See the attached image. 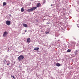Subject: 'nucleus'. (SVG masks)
<instances>
[{"instance_id": "obj_1", "label": "nucleus", "mask_w": 79, "mask_h": 79, "mask_svg": "<svg viewBox=\"0 0 79 79\" xmlns=\"http://www.w3.org/2000/svg\"><path fill=\"white\" fill-rule=\"evenodd\" d=\"M24 56L23 55H20L18 57V60L19 61H21V60H23L24 59Z\"/></svg>"}, {"instance_id": "obj_2", "label": "nucleus", "mask_w": 79, "mask_h": 79, "mask_svg": "<svg viewBox=\"0 0 79 79\" xmlns=\"http://www.w3.org/2000/svg\"><path fill=\"white\" fill-rule=\"evenodd\" d=\"M6 25H7L8 26H10V24H11V22H10V21H6Z\"/></svg>"}, {"instance_id": "obj_3", "label": "nucleus", "mask_w": 79, "mask_h": 79, "mask_svg": "<svg viewBox=\"0 0 79 79\" xmlns=\"http://www.w3.org/2000/svg\"><path fill=\"white\" fill-rule=\"evenodd\" d=\"M8 33L7 31H5L3 34V37H6V35H7Z\"/></svg>"}, {"instance_id": "obj_4", "label": "nucleus", "mask_w": 79, "mask_h": 79, "mask_svg": "<svg viewBox=\"0 0 79 79\" xmlns=\"http://www.w3.org/2000/svg\"><path fill=\"white\" fill-rule=\"evenodd\" d=\"M27 41L28 43H30V42H31V39H30L29 38H28Z\"/></svg>"}, {"instance_id": "obj_5", "label": "nucleus", "mask_w": 79, "mask_h": 79, "mask_svg": "<svg viewBox=\"0 0 79 79\" xmlns=\"http://www.w3.org/2000/svg\"><path fill=\"white\" fill-rule=\"evenodd\" d=\"M33 11L32 9V8H31V9H28L27 10V11H28V12H30L31 11Z\"/></svg>"}, {"instance_id": "obj_6", "label": "nucleus", "mask_w": 79, "mask_h": 79, "mask_svg": "<svg viewBox=\"0 0 79 79\" xmlns=\"http://www.w3.org/2000/svg\"><path fill=\"white\" fill-rule=\"evenodd\" d=\"M40 5H41V4L40 3H38L37 4V6H36V7L37 8H39V6H40Z\"/></svg>"}, {"instance_id": "obj_7", "label": "nucleus", "mask_w": 79, "mask_h": 79, "mask_svg": "<svg viewBox=\"0 0 79 79\" xmlns=\"http://www.w3.org/2000/svg\"><path fill=\"white\" fill-rule=\"evenodd\" d=\"M56 66H60V63H57L56 64Z\"/></svg>"}, {"instance_id": "obj_8", "label": "nucleus", "mask_w": 79, "mask_h": 79, "mask_svg": "<svg viewBox=\"0 0 79 79\" xmlns=\"http://www.w3.org/2000/svg\"><path fill=\"white\" fill-rule=\"evenodd\" d=\"M32 8V10L33 11L34 10H35V9H37V7H33Z\"/></svg>"}, {"instance_id": "obj_9", "label": "nucleus", "mask_w": 79, "mask_h": 79, "mask_svg": "<svg viewBox=\"0 0 79 79\" xmlns=\"http://www.w3.org/2000/svg\"><path fill=\"white\" fill-rule=\"evenodd\" d=\"M23 26H24L25 27H27V24H26L25 23H24L23 24Z\"/></svg>"}, {"instance_id": "obj_10", "label": "nucleus", "mask_w": 79, "mask_h": 79, "mask_svg": "<svg viewBox=\"0 0 79 79\" xmlns=\"http://www.w3.org/2000/svg\"><path fill=\"white\" fill-rule=\"evenodd\" d=\"M39 49V48H34V50H38Z\"/></svg>"}, {"instance_id": "obj_11", "label": "nucleus", "mask_w": 79, "mask_h": 79, "mask_svg": "<svg viewBox=\"0 0 79 79\" xmlns=\"http://www.w3.org/2000/svg\"><path fill=\"white\" fill-rule=\"evenodd\" d=\"M72 44L73 45H74L76 44V42H72Z\"/></svg>"}, {"instance_id": "obj_12", "label": "nucleus", "mask_w": 79, "mask_h": 79, "mask_svg": "<svg viewBox=\"0 0 79 79\" xmlns=\"http://www.w3.org/2000/svg\"><path fill=\"white\" fill-rule=\"evenodd\" d=\"M21 11V12H23V11H24V8L23 7L22 8Z\"/></svg>"}, {"instance_id": "obj_13", "label": "nucleus", "mask_w": 79, "mask_h": 79, "mask_svg": "<svg viewBox=\"0 0 79 79\" xmlns=\"http://www.w3.org/2000/svg\"><path fill=\"white\" fill-rule=\"evenodd\" d=\"M6 5V2H3V6H5V5Z\"/></svg>"}, {"instance_id": "obj_14", "label": "nucleus", "mask_w": 79, "mask_h": 79, "mask_svg": "<svg viewBox=\"0 0 79 79\" xmlns=\"http://www.w3.org/2000/svg\"><path fill=\"white\" fill-rule=\"evenodd\" d=\"M71 51V50H70V49H68L67 51V52H70V51Z\"/></svg>"}, {"instance_id": "obj_15", "label": "nucleus", "mask_w": 79, "mask_h": 79, "mask_svg": "<svg viewBox=\"0 0 79 79\" xmlns=\"http://www.w3.org/2000/svg\"><path fill=\"white\" fill-rule=\"evenodd\" d=\"M49 31H46L45 33L47 34H49Z\"/></svg>"}, {"instance_id": "obj_16", "label": "nucleus", "mask_w": 79, "mask_h": 79, "mask_svg": "<svg viewBox=\"0 0 79 79\" xmlns=\"http://www.w3.org/2000/svg\"><path fill=\"white\" fill-rule=\"evenodd\" d=\"M7 65H9V64H10V63H7Z\"/></svg>"}, {"instance_id": "obj_17", "label": "nucleus", "mask_w": 79, "mask_h": 79, "mask_svg": "<svg viewBox=\"0 0 79 79\" xmlns=\"http://www.w3.org/2000/svg\"><path fill=\"white\" fill-rule=\"evenodd\" d=\"M12 77H13V79H15V77L14 76H13Z\"/></svg>"}, {"instance_id": "obj_18", "label": "nucleus", "mask_w": 79, "mask_h": 79, "mask_svg": "<svg viewBox=\"0 0 79 79\" xmlns=\"http://www.w3.org/2000/svg\"><path fill=\"white\" fill-rule=\"evenodd\" d=\"M47 24H49V23H47Z\"/></svg>"}, {"instance_id": "obj_19", "label": "nucleus", "mask_w": 79, "mask_h": 79, "mask_svg": "<svg viewBox=\"0 0 79 79\" xmlns=\"http://www.w3.org/2000/svg\"><path fill=\"white\" fill-rule=\"evenodd\" d=\"M25 32H27V31L25 30Z\"/></svg>"}, {"instance_id": "obj_20", "label": "nucleus", "mask_w": 79, "mask_h": 79, "mask_svg": "<svg viewBox=\"0 0 79 79\" xmlns=\"http://www.w3.org/2000/svg\"><path fill=\"white\" fill-rule=\"evenodd\" d=\"M78 25V24H77V27H79V26H78V25Z\"/></svg>"}, {"instance_id": "obj_21", "label": "nucleus", "mask_w": 79, "mask_h": 79, "mask_svg": "<svg viewBox=\"0 0 79 79\" xmlns=\"http://www.w3.org/2000/svg\"><path fill=\"white\" fill-rule=\"evenodd\" d=\"M9 16H11V15H9Z\"/></svg>"}, {"instance_id": "obj_22", "label": "nucleus", "mask_w": 79, "mask_h": 79, "mask_svg": "<svg viewBox=\"0 0 79 79\" xmlns=\"http://www.w3.org/2000/svg\"><path fill=\"white\" fill-rule=\"evenodd\" d=\"M11 77H13V76L11 75Z\"/></svg>"}, {"instance_id": "obj_23", "label": "nucleus", "mask_w": 79, "mask_h": 79, "mask_svg": "<svg viewBox=\"0 0 79 79\" xmlns=\"http://www.w3.org/2000/svg\"><path fill=\"white\" fill-rule=\"evenodd\" d=\"M51 6H52V4L51 5Z\"/></svg>"}, {"instance_id": "obj_24", "label": "nucleus", "mask_w": 79, "mask_h": 79, "mask_svg": "<svg viewBox=\"0 0 79 79\" xmlns=\"http://www.w3.org/2000/svg\"><path fill=\"white\" fill-rule=\"evenodd\" d=\"M19 66V67H21V66H20V65Z\"/></svg>"}]
</instances>
